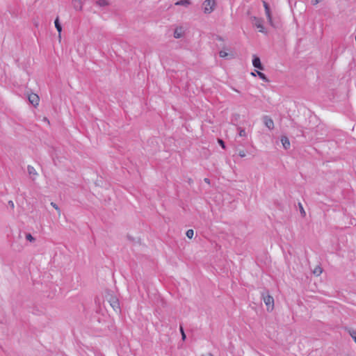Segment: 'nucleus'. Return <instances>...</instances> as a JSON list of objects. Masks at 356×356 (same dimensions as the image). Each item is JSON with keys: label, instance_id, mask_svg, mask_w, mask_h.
Instances as JSON below:
<instances>
[{"label": "nucleus", "instance_id": "nucleus-1", "mask_svg": "<svg viewBox=\"0 0 356 356\" xmlns=\"http://www.w3.org/2000/svg\"><path fill=\"white\" fill-rule=\"evenodd\" d=\"M106 299L115 312H118L120 311V302L115 296L108 292L106 296Z\"/></svg>", "mask_w": 356, "mask_h": 356}, {"label": "nucleus", "instance_id": "nucleus-2", "mask_svg": "<svg viewBox=\"0 0 356 356\" xmlns=\"http://www.w3.org/2000/svg\"><path fill=\"white\" fill-rule=\"evenodd\" d=\"M261 298L266 305L267 310L268 312L273 311L274 308V299L273 298L269 295L268 292H262Z\"/></svg>", "mask_w": 356, "mask_h": 356}, {"label": "nucleus", "instance_id": "nucleus-3", "mask_svg": "<svg viewBox=\"0 0 356 356\" xmlns=\"http://www.w3.org/2000/svg\"><path fill=\"white\" fill-rule=\"evenodd\" d=\"M215 6V0H205L202 4L204 13L205 14H210L213 11Z\"/></svg>", "mask_w": 356, "mask_h": 356}, {"label": "nucleus", "instance_id": "nucleus-4", "mask_svg": "<svg viewBox=\"0 0 356 356\" xmlns=\"http://www.w3.org/2000/svg\"><path fill=\"white\" fill-rule=\"evenodd\" d=\"M252 23L254 24V25L259 29V31L261 32V33H266V31H265V29L263 26V21L260 18H258L257 17H253L252 18Z\"/></svg>", "mask_w": 356, "mask_h": 356}, {"label": "nucleus", "instance_id": "nucleus-5", "mask_svg": "<svg viewBox=\"0 0 356 356\" xmlns=\"http://www.w3.org/2000/svg\"><path fill=\"white\" fill-rule=\"evenodd\" d=\"M263 5L265 8V13H266V15L268 22L271 26H273V19H272L270 7H269L268 4L265 1H263Z\"/></svg>", "mask_w": 356, "mask_h": 356}, {"label": "nucleus", "instance_id": "nucleus-6", "mask_svg": "<svg viewBox=\"0 0 356 356\" xmlns=\"http://www.w3.org/2000/svg\"><path fill=\"white\" fill-rule=\"evenodd\" d=\"M263 121L265 126L268 128L270 130L274 129V122L273 120L268 116L265 115L263 117Z\"/></svg>", "mask_w": 356, "mask_h": 356}, {"label": "nucleus", "instance_id": "nucleus-7", "mask_svg": "<svg viewBox=\"0 0 356 356\" xmlns=\"http://www.w3.org/2000/svg\"><path fill=\"white\" fill-rule=\"evenodd\" d=\"M252 65L254 67L259 69V70H264L263 65H261L260 58L257 56H254L252 59Z\"/></svg>", "mask_w": 356, "mask_h": 356}, {"label": "nucleus", "instance_id": "nucleus-8", "mask_svg": "<svg viewBox=\"0 0 356 356\" xmlns=\"http://www.w3.org/2000/svg\"><path fill=\"white\" fill-rule=\"evenodd\" d=\"M185 31L183 27L179 26L175 29L174 31V37L175 38H180L184 35Z\"/></svg>", "mask_w": 356, "mask_h": 356}, {"label": "nucleus", "instance_id": "nucleus-9", "mask_svg": "<svg viewBox=\"0 0 356 356\" xmlns=\"http://www.w3.org/2000/svg\"><path fill=\"white\" fill-rule=\"evenodd\" d=\"M74 8L76 10L81 11L83 9V1L82 0H72Z\"/></svg>", "mask_w": 356, "mask_h": 356}, {"label": "nucleus", "instance_id": "nucleus-10", "mask_svg": "<svg viewBox=\"0 0 356 356\" xmlns=\"http://www.w3.org/2000/svg\"><path fill=\"white\" fill-rule=\"evenodd\" d=\"M29 101L34 106L38 105L39 97L36 94H31L29 96Z\"/></svg>", "mask_w": 356, "mask_h": 356}, {"label": "nucleus", "instance_id": "nucleus-11", "mask_svg": "<svg viewBox=\"0 0 356 356\" xmlns=\"http://www.w3.org/2000/svg\"><path fill=\"white\" fill-rule=\"evenodd\" d=\"M281 143L285 149H288L290 147V141L286 136H282Z\"/></svg>", "mask_w": 356, "mask_h": 356}, {"label": "nucleus", "instance_id": "nucleus-12", "mask_svg": "<svg viewBox=\"0 0 356 356\" xmlns=\"http://www.w3.org/2000/svg\"><path fill=\"white\" fill-rule=\"evenodd\" d=\"M54 24L56 30L58 32V37L60 38L61 31H62V26L59 22V19L57 17L54 21Z\"/></svg>", "mask_w": 356, "mask_h": 356}, {"label": "nucleus", "instance_id": "nucleus-13", "mask_svg": "<svg viewBox=\"0 0 356 356\" xmlns=\"http://www.w3.org/2000/svg\"><path fill=\"white\" fill-rule=\"evenodd\" d=\"M191 2L189 0H180L175 3L176 6H183L187 7L190 5Z\"/></svg>", "mask_w": 356, "mask_h": 356}, {"label": "nucleus", "instance_id": "nucleus-14", "mask_svg": "<svg viewBox=\"0 0 356 356\" xmlns=\"http://www.w3.org/2000/svg\"><path fill=\"white\" fill-rule=\"evenodd\" d=\"M27 170L31 176H36L38 175L35 169L33 166L28 165Z\"/></svg>", "mask_w": 356, "mask_h": 356}, {"label": "nucleus", "instance_id": "nucleus-15", "mask_svg": "<svg viewBox=\"0 0 356 356\" xmlns=\"http://www.w3.org/2000/svg\"><path fill=\"white\" fill-rule=\"evenodd\" d=\"M25 237L26 239L30 241L31 243H33L35 241V238L30 233H26L25 234Z\"/></svg>", "mask_w": 356, "mask_h": 356}, {"label": "nucleus", "instance_id": "nucleus-16", "mask_svg": "<svg viewBox=\"0 0 356 356\" xmlns=\"http://www.w3.org/2000/svg\"><path fill=\"white\" fill-rule=\"evenodd\" d=\"M257 73L261 79H262L263 81H264L266 82L268 81V79H267L266 76L264 73H262L259 71H257Z\"/></svg>", "mask_w": 356, "mask_h": 356}, {"label": "nucleus", "instance_id": "nucleus-17", "mask_svg": "<svg viewBox=\"0 0 356 356\" xmlns=\"http://www.w3.org/2000/svg\"><path fill=\"white\" fill-rule=\"evenodd\" d=\"M96 3L99 6H106L108 5V2L106 0H98Z\"/></svg>", "mask_w": 356, "mask_h": 356}, {"label": "nucleus", "instance_id": "nucleus-18", "mask_svg": "<svg viewBox=\"0 0 356 356\" xmlns=\"http://www.w3.org/2000/svg\"><path fill=\"white\" fill-rule=\"evenodd\" d=\"M314 274L318 276L322 273V268L321 267H316L313 271Z\"/></svg>", "mask_w": 356, "mask_h": 356}, {"label": "nucleus", "instance_id": "nucleus-19", "mask_svg": "<svg viewBox=\"0 0 356 356\" xmlns=\"http://www.w3.org/2000/svg\"><path fill=\"white\" fill-rule=\"evenodd\" d=\"M238 136L241 137L246 136V132L244 129L238 128Z\"/></svg>", "mask_w": 356, "mask_h": 356}, {"label": "nucleus", "instance_id": "nucleus-20", "mask_svg": "<svg viewBox=\"0 0 356 356\" xmlns=\"http://www.w3.org/2000/svg\"><path fill=\"white\" fill-rule=\"evenodd\" d=\"M349 334L356 343V330H349Z\"/></svg>", "mask_w": 356, "mask_h": 356}, {"label": "nucleus", "instance_id": "nucleus-21", "mask_svg": "<svg viewBox=\"0 0 356 356\" xmlns=\"http://www.w3.org/2000/svg\"><path fill=\"white\" fill-rule=\"evenodd\" d=\"M186 236L189 238H192L194 235V232L193 229H188L186 231Z\"/></svg>", "mask_w": 356, "mask_h": 356}, {"label": "nucleus", "instance_id": "nucleus-22", "mask_svg": "<svg viewBox=\"0 0 356 356\" xmlns=\"http://www.w3.org/2000/svg\"><path fill=\"white\" fill-rule=\"evenodd\" d=\"M179 330H180V332L181 334V339L183 341H184L186 338V334L184 331V328H183V326L182 325H180L179 327Z\"/></svg>", "mask_w": 356, "mask_h": 356}, {"label": "nucleus", "instance_id": "nucleus-23", "mask_svg": "<svg viewBox=\"0 0 356 356\" xmlns=\"http://www.w3.org/2000/svg\"><path fill=\"white\" fill-rule=\"evenodd\" d=\"M51 205L58 211V215H60V209L57 206V204L56 203H54V202H51Z\"/></svg>", "mask_w": 356, "mask_h": 356}, {"label": "nucleus", "instance_id": "nucleus-24", "mask_svg": "<svg viewBox=\"0 0 356 356\" xmlns=\"http://www.w3.org/2000/svg\"><path fill=\"white\" fill-rule=\"evenodd\" d=\"M219 56L221 58H225L228 56V54L226 51L222 50L219 52Z\"/></svg>", "mask_w": 356, "mask_h": 356}, {"label": "nucleus", "instance_id": "nucleus-25", "mask_svg": "<svg viewBox=\"0 0 356 356\" xmlns=\"http://www.w3.org/2000/svg\"><path fill=\"white\" fill-rule=\"evenodd\" d=\"M299 207H300V211L302 216H305V215H306L305 211L304 210L303 207L300 203H299Z\"/></svg>", "mask_w": 356, "mask_h": 356}, {"label": "nucleus", "instance_id": "nucleus-26", "mask_svg": "<svg viewBox=\"0 0 356 356\" xmlns=\"http://www.w3.org/2000/svg\"><path fill=\"white\" fill-rule=\"evenodd\" d=\"M238 155L241 157V158H243L246 156V153L244 150H241L239 151L238 152Z\"/></svg>", "mask_w": 356, "mask_h": 356}, {"label": "nucleus", "instance_id": "nucleus-27", "mask_svg": "<svg viewBox=\"0 0 356 356\" xmlns=\"http://www.w3.org/2000/svg\"><path fill=\"white\" fill-rule=\"evenodd\" d=\"M321 0H312V5H317Z\"/></svg>", "mask_w": 356, "mask_h": 356}, {"label": "nucleus", "instance_id": "nucleus-28", "mask_svg": "<svg viewBox=\"0 0 356 356\" xmlns=\"http://www.w3.org/2000/svg\"><path fill=\"white\" fill-rule=\"evenodd\" d=\"M218 143L222 148H225V143L222 140L219 139Z\"/></svg>", "mask_w": 356, "mask_h": 356}, {"label": "nucleus", "instance_id": "nucleus-29", "mask_svg": "<svg viewBox=\"0 0 356 356\" xmlns=\"http://www.w3.org/2000/svg\"><path fill=\"white\" fill-rule=\"evenodd\" d=\"M8 204H9V206H10L12 209H13V208H14V207H15V205H14V202H13V201H11V200L8 202Z\"/></svg>", "mask_w": 356, "mask_h": 356}, {"label": "nucleus", "instance_id": "nucleus-30", "mask_svg": "<svg viewBox=\"0 0 356 356\" xmlns=\"http://www.w3.org/2000/svg\"><path fill=\"white\" fill-rule=\"evenodd\" d=\"M204 181L206 183H207L208 184H210V180H209V179H208V178H205V179H204Z\"/></svg>", "mask_w": 356, "mask_h": 356}, {"label": "nucleus", "instance_id": "nucleus-31", "mask_svg": "<svg viewBox=\"0 0 356 356\" xmlns=\"http://www.w3.org/2000/svg\"><path fill=\"white\" fill-rule=\"evenodd\" d=\"M207 356H213V355L211 353H209Z\"/></svg>", "mask_w": 356, "mask_h": 356}, {"label": "nucleus", "instance_id": "nucleus-32", "mask_svg": "<svg viewBox=\"0 0 356 356\" xmlns=\"http://www.w3.org/2000/svg\"><path fill=\"white\" fill-rule=\"evenodd\" d=\"M252 74L254 76L255 75V72H252Z\"/></svg>", "mask_w": 356, "mask_h": 356}, {"label": "nucleus", "instance_id": "nucleus-33", "mask_svg": "<svg viewBox=\"0 0 356 356\" xmlns=\"http://www.w3.org/2000/svg\"><path fill=\"white\" fill-rule=\"evenodd\" d=\"M252 74L254 76L255 75V72H252Z\"/></svg>", "mask_w": 356, "mask_h": 356}]
</instances>
